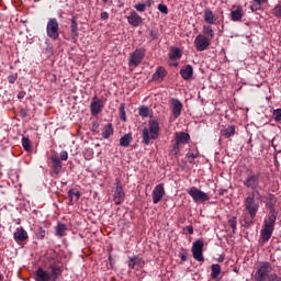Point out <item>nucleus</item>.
I'll list each match as a JSON object with an SVG mask.
<instances>
[{
	"instance_id": "obj_1",
	"label": "nucleus",
	"mask_w": 281,
	"mask_h": 281,
	"mask_svg": "<svg viewBox=\"0 0 281 281\" xmlns=\"http://www.w3.org/2000/svg\"><path fill=\"white\" fill-rule=\"evenodd\" d=\"M50 272H47L43 268H37L35 271V281H57L63 276V267L57 265H50L48 267Z\"/></svg>"
},
{
	"instance_id": "obj_2",
	"label": "nucleus",
	"mask_w": 281,
	"mask_h": 281,
	"mask_svg": "<svg viewBox=\"0 0 281 281\" xmlns=\"http://www.w3.org/2000/svg\"><path fill=\"white\" fill-rule=\"evenodd\" d=\"M278 216L276 215V210L270 209V215L263 222V228L261 229V240L262 243H269L271 236H273V229H276V221Z\"/></svg>"
},
{
	"instance_id": "obj_3",
	"label": "nucleus",
	"mask_w": 281,
	"mask_h": 281,
	"mask_svg": "<svg viewBox=\"0 0 281 281\" xmlns=\"http://www.w3.org/2000/svg\"><path fill=\"white\" fill-rule=\"evenodd\" d=\"M159 122L157 120H150L148 127L143 130V144L149 146L150 139H159Z\"/></svg>"
},
{
	"instance_id": "obj_4",
	"label": "nucleus",
	"mask_w": 281,
	"mask_h": 281,
	"mask_svg": "<svg viewBox=\"0 0 281 281\" xmlns=\"http://www.w3.org/2000/svg\"><path fill=\"white\" fill-rule=\"evenodd\" d=\"M244 207L245 211L248 213L250 217L249 224L254 223V218H256L258 211L260 210V202L256 200V193H250L245 200H244Z\"/></svg>"
},
{
	"instance_id": "obj_5",
	"label": "nucleus",
	"mask_w": 281,
	"mask_h": 281,
	"mask_svg": "<svg viewBox=\"0 0 281 281\" xmlns=\"http://www.w3.org/2000/svg\"><path fill=\"white\" fill-rule=\"evenodd\" d=\"M273 271V267L268 261L261 262L254 274L255 281H267L271 278V272Z\"/></svg>"
},
{
	"instance_id": "obj_6",
	"label": "nucleus",
	"mask_w": 281,
	"mask_h": 281,
	"mask_svg": "<svg viewBox=\"0 0 281 281\" xmlns=\"http://www.w3.org/2000/svg\"><path fill=\"white\" fill-rule=\"evenodd\" d=\"M60 26L56 18H50L46 25V34L52 41H58L60 38Z\"/></svg>"
},
{
	"instance_id": "obj_7",
	"label": "nucleus",
	"mask_w": 281,
	"mask_h": 281,
	"mask_svg": "<svg viewBox=\"0 0 281 281\" xmlns=\"http://www.w3.org/2000/svg\"><path fill=\"white\" fill-rule=\"evenodd\" d=\"M188 194L192 198L194 203H205V201H210V195L199 190L196 187H191L188 190Z\"/></svg>"
},
{
	"instance_id": "obj_8",
	"label": "nucleus",
	"mask_w": 281,
	"mask_h": 281,
	"mask_svg": "<svg viewBox=\"0 0 281 281\" xmlns=\"http://www.w3.org/2000/svg\"><path fill=\"white\" fill-rule=\"evenodd\" d=\"M193 45L196 52H205V49L212 45V40L203 34H199L195 37Z\"/></svg>"
},
{
	"instance_id": "obj_9",
	"label": "nucleus",
	"mask_w": 281,
	"mask_h": 281,
	"mask_svg": "<svg viewBox=\"0 0 281 281\" xmlns=\"http://www.w3.org/2000/svg\"><path fill=\"white\" fill-rule=\"evenodd\" d=\"M144 56H146V50L144 48H137L130 55V67H139V65H142V60H144Z\"/></svg>"
},
{
	"instance_id": "obj_10",
	"label": "nucleus",
	"mask_w": 281,
	"mask_h": 281,
	"mask_svg": "<svg viewBox=\"0 0 281 281\" xmlns=\"http://www.w3.org/2000/svg\"><path fill=\"white\" fill-rule=\"evenodd\" d=\"M245 188L249 190H258L260 188V173H250L244 180Z\"/></svg>"
},
{
	"instance_id": "obj_11",
	"label": "nucleus",
	"mask_w": 281,
	"mask_h": 281,
	"mask_svg": "<svg viewBox=\"0 0 281 281\" xmlns=\"http://www.w3.org/2000/svg\"><path fill=\"white\" fill-rule=\"evenodd\" d=\"M115 191H114V203L115 205H122V203H124V199H125V193H124V188L122 187V180H120V178L115 179Z\"/></svg>"
},
{
	"instance_id": "obj_12",
	"label": "nucleus",
	"mask_w": 281,
	"mask_h": 281,
	"mask_svg": "<svg viewBox=\"0 0 281 281\" xmlns=\"http://www.w3.org/2000/svg\"><path fill=\"white\" fill-rule=\"evenodd\" d=\"M203 247H205L203 239H198L193 243L192 254L194 260H198V262H203Z\"/></svg>"
},
{
	"instance_id": "obj_13",
	"label": "nucleus",
	"mask_w": 281,
	"mask_h": 281,
	"mask_svg": "<svg viewBox=\"0 0 281 281\" xmlns=\"http://www.w3.org/2000/svg\"><path fill=\"white\" fill-rule=\"evenodd\" d=\"M151 196L153 203L155 205H157V203H159L164 199V196H166V189L164 188V183H159L154 188Z\"/></svg>"
},
{
	"instance_id": "obj_14",
	"label": "nucleus",
	"mask_w": 281,
	"mask_h": 281,
	"mask_svg": "<svg viewBox=\"0 0 281 281\" xmlns=\"http://www.w3.org/2000/svg\"><path fill=\"white\" fill-rule=\"evenodd\" d=\"M103 109H104V101H102L101 99H98V97H94L90 104V111L92 115H94V117L100 115Z\"/></svg>"
},
{
	"instance_id": "obj_15",
	"label": "nucleus",
	"mask_w": 281,
	"mask_h": 281,
	"mask_svg": "<svg viewBox=\"0 0 281 281\" xmlns=\"http://www.w3.org/2000/svg\"><path fill=\"white\" fill-rule=\"evenodd\" d=\"M243 16H245V10L243 9V5H233L231 9V21H243Z\"/></svg>"
},
{
	"instance_id": "obj_16",
	"label": "nucleus",
	"mask_w": 281,
	"mask_h": 281,
	"mask_svg": "<svg viewBox=\"0 0 281 281\" xmlns=\"http://www.w3.org/2000/svg\"><path fill=\"white\" fill-rule=\"evenodd\" d=\"M50 161H52V170L54 175H60L63 170V162L60 161V156H58L57 153H53L50 155Z\"/></svg>"
},
{
	"instance_id": "obj_17",
	"label": "nucleus",
	"mask_w": 281,
	"mask_h": 281,
	"mask_svg": "<svg viewBox=\"0 0 281 281\" xmlns=\"http://www.w3.org/2000/svg\"><path fill=\"white\" fill-rule=\"evenodd\" d=\"M171 111L173 117L177 120L181 115V111H183V103L179 101V99H171Z\"/></svg>"
},
{
	"instance_id": "obj_18",
	"label": "nucleus",
	"mask_w": 281,
	"mask_h": 281,
	"mask_svg": "<svg viewBox=\"0 0 281 281\" xmlns=\"http://www.w3.org/2000/svg\"><path fill=\"white\" fill-rule=\"evenodd\" d=\"M127 23L133 27H139L143 23V19L135 11H132L127 16Z\"/></svg>"
},
{
	"instance_id": "obj_19",
	"label": "nucleus",
	"mask_w": 281,
	"mask_h": 281,
	"mask_svg": "<svg viewBox=\"0 0 281 281\" xmlns=\"http://www.w3.org/2000/svg\"><path fill=\"white\" fill-rule=\"evenodd\" d=\"M128 267L130 269H142L144 268V259L139 256L128 257Z\"/></svg>"
},
{
	"instance_id": "obj_20",
	"label": "nucleus",
	"mask_w": 281,
	"mask_h": 281,
	"mask_svg": "<svg viewBox=\"0 0 281 281\" xmlns=\"http://www.w3.org/2000/svg\"><path fill=\"white\" fill-rule=\"evenodd\" d=\"M168 76V71L166 70L165 67L162 66H159L155 74L153 75V80L155 82H162L164 81V78H166Z\"/></svg>"
},
{
	"instance_id": "obj_21",
	"label": "nucleus",
	"mask_w": 281,
	"mask_h": 281,
	"mask_svg": "<svg viewBox=\"0 0 281 281\" xmlns=\"http://www.w3.org/2000/svg\"><path fill=\"white\" fill-rule=\"evenodd\" d=\"M175 139L178 144H190V134L186 132H176L175 133Z\"/></svg>"
},
{
	"instance_id": "obj_22",
	"label": "nucleus",
	"mask_w": 281,
	"mask_h": 281,
	"mask_svg": "<svg viewBox=\"0 0 281 281\" xmlns=\"http://www.w3.org/2000/svg\"><path fill=\"white\" fill-rule=\"evenodd\" d=\"M234 135H236V126L234 125H228L221 130V136L224 137V139H229V137H234Z\"/></svg>"
},
{
	"instance_id": "obj_23",
	"label": "nucleus",
	"mask_w": 281,
	"mask_h": 281,
	"mask_svg": "<svg viewBox=\"0 0 281 281\" xmlns=\"http://www.w3.org/2000/svg\"><path fill=\"white\" fill-rule=\"evenodd\" d=\"M204 21L209 25H214L216 23V21H218V19L216 18V15L214 14L213 11H211L210 9H205L204 10Z\"/></svg>"
},
{
	"instance_id": "obj_24",
	"label": "nucleus",
	"mask_w": 281,
	"mask_h": 281,
	"mask_svg": "<svg viewBox=\"0 0 281 281\" xmlns=\"http://www.w3.org/2000/svg\"><path fill=\"white\" fill-rule=\"evenodd\" d=\"M27 232L23 228H18L16 232L14 233V240L16 243H24V240H27Z\"/></svg>"
},
{
	"instance_id": "obj_25",
	"label": "nucleus",
	"mask_w": 281,
	"mask_h": 281,
	"mask_svg": "<svg viewBox=\"0 0 281 281\" xmlns=\"http://www.w3.org/2000/svg\"><path fill=\"white\" fill-rule=\"evenodd\" d=\"M194 74V69L191 65H187L184 68L180 70V76L183 78V80H190Z\"/></svg>"
},
{
	"instance_id": "obj_26",
	"label": "nucleus",
	"mask_w": 281,
	"mask_h": 281,
	"mask_svg": "<svg viewBox=\"0 0 281 281\" xmlns=\"http://www.w3.org/2000/svg\"><path fill=\"white\" fill-rule=\"evenodd\" d=\"M55 236H58V238L67 236V225L58 222L57 226L55 227Z\"/></svg>"
},
{
	"instance_id": "obj_27",
	"label": "nucleus",
	"mask_w": 281,
	"mask_h": 281,
	"mask_svg": "<svg viewBox=\"0 0 281 281\" xmlns=\"http://www.w3.org/2000/svg\"><path fill=\"white\" fill-rule=\"evenodd\" d=\"M70 34H71L72 41H78V21L76 16L71 19Z\"/></svg>"
},
{
	"instance_id": "obj_28",
	"label": "nucleus",
	"mask_w": 281,
	"mask_h": 281,
	"mask_svg": "<svg viewBox=\"0 0 281 281\" xmlns=\"http://www.w3.org/2000/svg\"><path fill=\"white\" fill-rule=\"evenodd\" d=\"M269 0H252L250 4L251 12H258V10H262V5L268 3Z\"/></svg>"
},
{
	"instance_id": "obj_29",
	"label": "nucleus",
	"mask_w": 281,
	"mask_h": 281,
	"mask_svg": "<svg viewBox=\"0 0 281 281\" xmlns=\"http://www.w3.org/2000/svg\"><path fill=\"white\" fill-rule=\"evenodd\" d=\"M202 35L206 36V38H210L212 41L215 36L214 29H212L211 25H203Z\"/></svg>"
},
{
	"instance_id": "obj_30",
	"label": "nucleus",
	"mask_w": 281,
	"mask_h": 281,
	"mask_svg": "<svg viewBox=\"0 0 281 281\" xmlns=\"http://www.w3.org/2000/svg\"><path fill=\"white\" fill-rule=\"evenodd\" d=\"M74 196L76 198V201L80 200V191L76 189H70L68 191V199H69V205H74Z\"/></svg>"
},
{
	"instance_id": "obj_31",
	"label": "nucleus",
	"mask_w": 281,
	"mask_h": 281,
	"mask_svg": "<svg viewBox=\"0 0 281 281\" xmlns=\"http://www.w3.org/2000/svg\"><path fill=\"white\" fill-rule=\"evenodd\" d=\"M113 135V124L109 123L103 127L102 137L103 139H109Z\"/></svg>"
},
{
	"instance_id": "obj_32",
	"label": "nucleus",
	"mask_w": 281,
	"mask_h": 281,
	"mask_svg": "<svg viewBox=\"0 0 281 281\" xmlns=\"http://www.w3.org/2000/svg\"><path fill=\"white\" fill-rule=\"evenodd\" d=\"M131 142H133V135L125 134L123 137H121L120 145L124 148H128V146H131Z\"/></svg>"
},
{
	"instance_id": "obj_33",
	"label": "nucleus",
	"mask_w": 281,
	"mask_h": 281,
	"mask_svg": "<svg viewBox=\"0 0 281 281\" xmlns=\"http://www.w3.org/2000/svg\"><path fill=\"white\" fill-rule=\"evenodd\" d=\"M221 276V266L218 263H213L211 266V278L212 280H216Z\"/></svg>"
},
{
	"instance_id": "obj_34",
	"label": "nucleus",
	"mask_w": 281,
	"mask_h": 281,
	"mask_svg": "<svg viewBox=\"0 0 281 281\" xmlns=\"http://www.w3.org/2000/svg\"><path fill=\"white\" fill-rule=\"evenodd\" d=\"M22 148L26 153H32V140H30V137H27V136L22 137Z\"/></svg>"
},
{
	"instance_id": "obj_35",
	"label": "nucleus",
	"mask_w": 281,
	"mask_h": 281,
	"mask_svg": "<svg viewBox=\"0 0 281 281\" xmlns=\"http://www.w3.org/2000/svg\"><path fill=\"white\" fill-rule=\"evenodd\" d=\"M169 58H170V60H179V58H181V49L171 48Z\"/></svg>"
},
{
	"instance_id": "obj_36",
	"label": "nucleus",
	"mask_w": 281,
	"mask_h": 281,
	"mask_svg": "<svg viewBox=\"0 0 281 281\" xmlns=\"http://www.w3.org/2000/svg\"><path fill=\"white\" fill-rule=\"evenodd\" d=\"M149 113L150 110L148 109V106L142 105L138 108V115H140V117H148Z\"/></svg>"
},
{
	"instance_id": "obj_37",
	"label": "nucleus",
	"mask_w": 281,
	"mask_h": 281,
	"mask_svg": "<svg viewBox=\"0 0 281 281\" xmlns=\"http://www.w3.org/2000/svg\"><path fill=\"white\" fill-rule=\"evenodd\" d=\"M272 14H273V16H276L277 19H281V0H280L279 3L272 9Z\"/></svg>"
},
{
	"instance_id": "obj_38",
	"label": "nucleus",
	"mask_w": 281,
	"mask_h": 281,
	"mask_svg": "<svg viewBox=\"0 0 281 281\" xmlns=\"http://www.w3.org/2000/svg\"><path fill=\"white\" fill-rule=\"evenodd\" d=\"M124 106H125V104L122 103V104L120 105V109H119V111H120V117H121L122 122H126V111L124 110Z\"/></svg>"
},
{
	"instance_id": "obj_39",
	"label": "nucleus",
	"mask_w": 281,
	"mask_h": 281,
	"mask_svg": "<svg viewBox=\"0 0 281 281\" xmlns=\"http://www.w3.org/2000/svg\"><path fill=\"white\" fill-rule=\"evenodd\" d=\"M228 225L229 227H232L233 232H236V226L238 225V221L236 220V217H231L228 220Z\"/></svg>"
},
{
	"instance_id": "obj_40",
	"label": "nucleus",
	"mask_w": 281,
	"mask_h": 281,
	"mask_svg": "<svg viewBox=\"0 0 281 281\" xmlns=\"http://www.w3.org/2000/svg\"><path fill=\"white\" fill-rule=\"evenodd\" d=\"M134 8L137 12H146V3H137Z\"/></svg>"
},
{
	"instance_id": "obj_41",
	"label": "nucleus",
	"mask_w": 281,
	"mask_h": 281,
	"mask_svg": "<svg viewBox=\"0 0 281 281\" xmlns=\"http://www.w3.org/2000/svg\"><path fill=\"white\" fill-rule=\"evenodd\" d=\"M273 117L276 122H281V109H277L273 111Z\"/></svg>"
},
{
	"instance_id": "obj_42",
	"label": "nucleus",
	"mask_w": 281,
	"mask_h": 281,
	"mask_svg": "<svg viewBox=\"0 0 281 281\" xmlns=\"http://www.w3.org/2000/svg\"><path fill=\"white\" fill-rule=\"evenodd\" d=\"M179 146H181V144L176 140V143H175L173 146H172V150H171V153H172L173 155H179V150H180V147H179Z\"/></svg>"
},
{
	"instance_id": "obj_43",
	"label": "nucleus",
	"mask_w": 281,
	"mask_h": 281,
	"mask_svg": "<svg viewBox=\"0 0 281 281\" xmlns=\"http://www.w3.org/2000/svg\"><path fill=\"white\" fill-rule=\"evenodd\" d=\"M69 159V154L65 150H63L59 155V160L67 161Z\"/></svg>"
},
{
	"instance_id": "obj_44",
	"label": "nucleus",
	"mask_w": 281,
	"mask_h": 281,
	"mask_svg": "<svg viewBox=\"0 0 281 281\" xmlns=\"http://www.w3.org/2000/svg\"><path fill=\"white\" fill-rule=\"evenodd\" d=\"M158 10L162 14H168V5H166V4H158Z\"/></svg>"
},
{
	"instance_id": "obj_45",
	"label": "nucleus",
	"mask_w": 281,
	"mask_h": 281,
	"mask_svg": "<svg viewBox=\"0 0 281 281\" xmlns=\"http://www.w3.org/2000/svg\"><path fill=\"white\" fill-rule=\"evenodd\" d=\"M16 78H19V75L16 74L10 75L8 77V81L10 82V85H14L16 82Z\"/></svg>"
},
{
	"instance_id": "obj_46",
	"label": "nucleus",
	"mask_w": 281,
	"mask_h": 281,
	"mask_svg": "<svg viewBox=\"0 0 281 281\" xmlns=\"http://www.w3.org/2000/svg\"><path fill=\"white\" fill-rule=\"evenodd\" d=\"M37 238L40 240H43L45 238V229L43 227H41L37 232Z\"/></svg>"
},
{
	"instance_id": "obj_47",
	"label": "nucleus",
	"mask_w": 281,
	"mask_h": 281,
	"mask_svg": "<svg viewBox=\"0 0 281 281\" xmlns=\"http://www.w3.org/2000/svg\"><path fill=\"white\" fill-rule=\"evenodd\" d=\"M268 281H281V277H278V274L272 273L270 274Z\"/></svg>"
},
{
	"instance_id": "obj_48",
	"label": "nucleus",
	"mask_w": 281,
	"mask_h": 281,
	"mask_svg": "<svg viewBox=\"0 0 281 281\" xmlns=\"http://www.w3.org/2000/svg\"><path fill=\"white\" fill-rule=\"evenodd\" d=\"M184 232H188V234H194V227L193 226H186Z\"/></svg>"
},
{
	"instance_id": "obj_49",
	"label": "nucleus",
	"mask_w": 281,
	"mask_h": 281,
	"mask_svg": "<svg viewBox=\"0 0 281 281\" xmlns=\"http://www.w3.org/2000/svg\"><path fill=\"white\" fill-rule=\"evenodd\" d=\"M101 19L102 21H106V19H109V13L106 11L101 12Z\"/></svg>"
},
{
	"instance_id": "obj_50",
	"label": "nucleus",
	"mask_w": 281,
	"mask_h": 281,
	"mask_svg": "<svg viewBox=\"0 0 281 281\" xmlns=\"http://www.w3.org/2000/svg\"><path fill=\"white\" fill-rule=\"evenodd\" d=\"M23 98H25V91H20V92L18 93V99H19V100H23Z\"/></svg>"
},
{
	"instance_id": "obj_51",
	"label": "nucleus",
	"mask_w": 281,
	"mask_h": 281,
	"mask_svg": "<svg viewBox=\"0 0 281 281\" xmlns=\"http://www.w3.org/2000/svg\"><path fill=\"white\" fill-rule=\"evenodd\" d=\"M188 159H196V154L188 153L187 154Z\"/></svg>"
},
{
	"instance_id": "obj_52",
	"label": "nucleus",
	"mask_w": 281,
	"mask_h": 281,
	"mask_svg": "<svg viewBox=\"0 0 281 281\" xmlns=\"http://www.w3.org/2000/svg\"><path fill=\"white\" fill-rule=\"evenodd\" d=\"M20 114L22 115V117H27V112H25L24 109L20 111Z\"/></svg>"
},
{
	"instance_id": "obj_53",
	"label": "nucleus",
	"mask_w": 281,
	"mask_h": 281,
	"mask_svg": "<svg viewBox=\"0 0 281 281\" xmlns=\"http://www.w3.org/2000/svg\"><path fill=\"white\" fill-rule=\"evenodd\" d=\"M270 200L276 203V196L274 195H270Z\"/></svg>"
},
{
	"instance_id": "obj_54",
	"label": "nucleus",
	"mask_w": 281,
	"mask_h": 281,
	"mask_svg": "<svg viewBox=\"0 0 281 281\" xmlns=\"http://www.w3.org/2000/svg\"><path fill=\"white\" fill-rule=\"evenodd\" d=\"M101 1H103V3H106L109 0H101Z\"/></svg>"
},
{
	"instance_id": "obj_55",
	"label": "nucleus",
	"mask_w": 281,
	"mask_h": 281,
	"mask_svg": "<svg viewBox=\"0 0 281 281\" xmlns=\"http://www.w3.org/2000/svg\"><path fill=\"white\" fill-rule=\"evenodd\" d=\"M182 260H186V257H184V256H182Z\"/></svg>"
},
{
	"instance_id": "obj_56",
	"label": "nucleus",
	"mask_w": 281,
	"mask_h": 281,
	"mask_svg": "<svg viewBox=\"0 0 281 281\" xmlns=\"http://www.w3.org/2000/svg\"><path fill=\"white\" fill-rule=\"evenodd\" d=\"M148 7H150V2L148 3Z\"/></svg>"
},
{
	"instance_id": "obj_57",
	"label": "nucleus",
	"mask_w": 281,
	"mask_h": 281,
	"mask_svg": "<svg viewBox=\"0 0 281 281\" xmlns=\"http://www.w3.org/2000/svg\"><path fill=\"white\" fill-rule=\"evenodd\" d=\"M0 281H1V274H0Z\"/></svg>"
}]
</instances>
